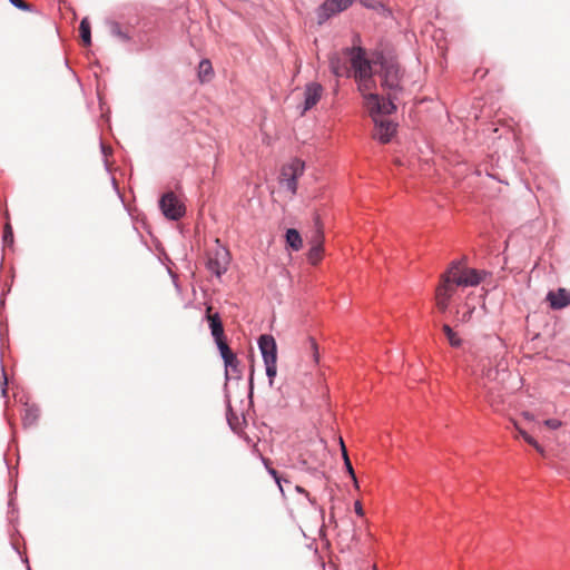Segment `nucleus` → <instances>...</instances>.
I'll list each match as a JSON object with an SVG mask.
<instances>
[{
	"label": "nucleus",
	"instance_id": "35",
	"mask_svg": "<svg viewBox=\"0 0 570 570\" xmlns=\"http://www.w3.org/2000/svg\"><path fill=\"white\" fill-rule=\"evenodd\" d=\"M308 344H309V348H311V351L313 353L314 362H318V351H317L316 342L314 341V338H309L308 340Z\"/></svg>",
	"mask_w": 570,
	"mask_h": 570
},
{
	"label": "nucleus",
	"instance_id": "24",
	"mask_svg": "<svg viewBox=\"0 0 570 570\" xmlns=\"http://www.w3.org/2000/svg\"><path fill=\"white\" fill-rule=\"evenodd\" d=\"M79 30H80V37H81V40L83 41V43L86 46H90V43H91V31H90V23H89L87 18H83L80 21Z\"/></svg>",
	"mask_w": 570,
	"mask_h": 570
},
{
	"label": "nucleus",
	"instance_id": "14",
	"mask_svg": "<svg viewBox=\"0 0 570 570\" xmlns=\"http://www.w3.org/2000/svg\"><path fill=\"white\" fill-rule=\"evenodd\" d=\"M330 70L336 77L348 76L345 60L338 53H332L328 58Z\"/></svg>",
	"mask_w": 570,
	"mask_h": 570
},
{
	"label": "nucleus",
	"instance_id": "16",
	"mask_svg": "<svg viewBox=\"0 0 570 570\" xmlns=\"http://www.w3.org/2000/svg\"><path fill=\"white\" fill-rule=\"evenodd\" d=\"M217 348L219 351V354L224 361L225 365H230V362L236 361V355L233 353V351L227 345L225 338H222L219 341H215Z\"/></svg>",
	"mask_w": 570,
	"mask_h": 570
},
{
	"label": "nucleus",
	"instance_id": "2",
	"mask_svg": "<svg viewBox=\"0 0 570 570\" xmlns=\"http://www.w3.org/2000/svg\"><path fill=\"white\" fill-rule=\"evenodd\" d=\"M483 345L487 348V355L472 353L473 360L482 371V375L489 381H495L500 372L507 370V364L503 360L504 345L498 336H487L483 340Z\"/></svg>",
	"mask_w": 570,
	"mask_h": 570
},
{
	"label": "nucleus",
	"instance_id": "5",
	"mask_svg": "<svg viewBox=\"0 0 570 570\" xmlns=\"http://www.w3.org/2000/svg\"><path fill=\"white\" fill-rule=\"evenodd\" d=\"M399 94L387 91V99H381L377 94L370 92L365 96V105L371 116L377 117L382 115H391L396 110L394 100L397 99Z\"/></svg>",
	"mask_w": 570,
	"mask_h": 570
},
{
	"label": "nucleus",
	"instance_id": "37",
	"mask_svg": "<svg viewBox=\"0 0 570 570\" xmlns=\"http://www.w3.org/2000/svg\"><path fill=\"white\" fill-rule=\"evenodd\" d=\"M1 371H2V379H3V386H2V390H1V394L2 396H7V384H8V379H7V375H6V372H4V368L1 367Z\"/></svg>",
	"mask_w": 570,
	"mask_h": 570
},
{
	"label": "nucleus",
	"instance_id": "41",
	"mask_svg": "<svg viewBox=\"0 0 570 570\" xmlns=\"http://www.w3.org/2000/svg\"><path fill=\"white\" fill-rule=\"evenodd\" d=\"M523 416H524L527 420H529V421L533 420V415H532L531 413H529V412H524V413H523Z\"/></svg>",
	"mask_w": 570,
	"mask_h": 570
},
{
	"label": "nucleus",
	"instance_id": "8",
	"mask_svg": "<svg viewBox=\"0 0 570 570\" xmlns=\"http://www.w3.org/2000/svg\"><path fill=\"white\" fill-rule=\"evenodd\" d=\"M258 348L261 351L264 363L277 362V346L275 338L269 334H263L258 338Z\"/></svg>",
	"mask_w": 570,
	"mask_h": 570
},
{
	"label": "nucleus",
	"instance_id": "19",
	"mask_svg": "<svg viewBox=\"0 0 570 570\" xmlns=\"http://www.w3.org/2000/svg\"><path fill=\"white\" fill-rule=\"evenodd\" d=\"M279 184L293 195L297 191V181L294 179L293 174L286 173L284 168H282Z\"/></svg>",
	"mask_w": 570,
	"mask_h": 570
},
{
	"label": "nucleus",
	"instance_id": "13",
	"mask_svg": "<svg viewBox=\"0 0 570 570\" xmlns=\"http://www.w3.org/2000/svg\"><path fill=\"white\" fill-rule=\"evenodd\" d=\"M210 307L207 308V320L210 328L212 336L215 341H219L224 337V327L218 313L210 314Z\"/></svg>",
	"mask_w": 570,
	"mask_h": 570
},
{
	"label": "nucleus",
	"instance_id": "6",
	"mask_svg": "<svg viewBox=\"0 0 570 570\" xmlns=\"http://www.w3.org/2000/svg\"><path fill=\"white\" fill-rule=\"evenodd\" d=\"M343 52L350 58L354 77H364L373 73L371 61L366 58L365 50L362 47H348Z\"/></svg>",
	"mask_w": 570,
	"mask_h": 570
},
{
	"label": "nucleus",
	"instance_id": "11",
	"mask_svg": "<svg viewBox=\"0 0 570 570\" xmlns=\"http://www.w3.org/2000/svg\"><path fill=\"white\" fill-rule=\"evenodd\" d=\"M373 120L375 122L374 137L382 144L389 142L396 130L394 122L377 117H374Z\"/></svg>",
	"mask_w": 570,
	"mask_h": 570
},
{
	"label": "nucleus",
	"instance_id": "40",
	"mask_svg": "<svg viewBox=\"0 0 570 570\" xmlns=\"http://www.w3.org/2000/svg\"><path fill=\"white\" fill-rule=\"evenodd\" d=\"M100 149H101V153L105 157H107L108 155V148L102 144L100 142Z\"/></svg>",
	"mask_w": 570,
	"mask_h": 570
},
{
	"label": "nucleus",
	"instance_id": "31",
	"mask_svg": "<svg viewBox=\"0 0 570 570\" xmlns=\"http://www.w3.org/2000/svg\"><path fill=\"white\" fill-rule=\"evenodd\" d=\"M474 312V307L465 305V311H458V320L461 323H466L471 320L472 313Z\"/></svg>",
	"mask_w": 570,
	"mask_h": 570
},
{
	"label": "nucleus",
	"instance_id": "20",
	"mask_svg": "<svg viewBox=\"0 0 570 570\" xmlns=\"http://www.w3.org/2000/svg\"><path fill=\"white\" fill-rule=\"evenodd\" d=\"M336 13L337 12H335V10L332 8L330 2L326 0L316 10V17H317L318 24L324 23L325 21H327L331 17H333Z\"/></svg>",
	"mask_w": 570,
	"mask_h": 570
},
{
	"label": "nucleus",
	"instance_id": "3",
	"mask_svg": "<svg viewBox=\"0 0 570 570\" xmlns=\"http://www.w3.org/2000/svg\"><path fill=\"white\" fill-rule=\"evenodd\" d=\"M381 70L380 77L382 80V87L394 94L402 92L403 88L401 86L402 71L396 61L393 59L382 58L380 61Z\"/></svg>",
	"mask_w": 570,
	"mask_h": 570
},
{
	"label": "nucleus",
	"instance_id": "12",
	"mask_svg": "<svg viewBox=\"0 0 570 570\" xmlns=\"http://www.w3.org/2000/svg\"><path fill=\"white\" fill-rule=\"evenodd\" d=\"M547 299L551 308L561 309L570 305V292L566 288H558L556 292H549Z\"/></svg>",
	"mask_w": 570,
	"mask_h": 570
},
{
	"label": "nucleus",
	"instance_id": "9",
	"mask_svg": "<svg viewBox=\"0 0 570 570\" xmlns=\"http://www.w3.org/2000/svg\"><path fill=\"white\" fill-rule=\"evenodd\" d=\"M323 94V87L317 82H309L305 86L304 90V104L301 115L312 109L321 99Z\"/></svg>",
	"mask_w": 570,
	"mask_h": 570
},
{
	"label": "nucleus",
	"instance_id": "7",
	"mask_svg": "<svg viewBox=\"0 0 570 570\" xmlns=\"http://www.w3.org/2000/svg\"><path fill=\"white\" fill-rule=\"evenodd\" d=\"M163 215L170 220H179L186 213L183 202L173 191L165 193L159 199Z\"/></svg>",
	"mask_w": 570,
	"mask_h": 570
},
{
	"label": "nucleus",
	"instance_id": "38",
	"mask_svg": "<svg viewBox=\"0 0 570 570\" xmlns=\"http://www.w3.org/2000/svg\"><path fill=\"white\" fill-rule=\"evenodd\" d=\"M354 510H355V513H356L357 515H360V517H362V515L364 514L363 507H362V504H361V502H360V501H356V502L354 503Z\"/></svg>",
	"mask_w": 570,
	"mask_h": 570
},
{
	"label": "nucleus",
	"instance_id": "10",
	"mask_svg": "<svg viewBox=\"0 0 570 570\" xmlns=\"http://www.w3.org/2000/svg\"><path fill=\"white\" fill-rule=\"evenodd\" d=\"M316 230L311 239V248L307 253V258L309 263L317 264L322 257L323 253V234L320 227L318 217H316Z\"/></svg>",
	"mask_w": 570,
	"mask_h": 570
},
{
	"label": "nucleus",
	"instance_id": "39",
	"mask_svg": "<svg viewBox=\"0 0 570 570\" xmlns=\"http://www.w3.org/2000/svg\"><path fill=\"white\" fill-rule=\"evenodd\" d=\"M296 490H297V492L304 493L308 498V500L312 504L314 503L313 500L308 497V493L303 488L296 487Z\"/></svg>",
	"mask_w": 570,
	"mask_h": 570
},
{
	"label": "nucleus",
	"instance_id": "26",
	"mask_svg": "<svg viewBox=\"0 0 570 570\" xmlns=\"http://www.w3.org/2000/svg\"><path fill=\"white\" fill-rule=\"evenodd\" d=\"M239 361L236 358L235 362H230V365H225V375L226 379H239L240 377V371L238 370Z\"/></svg>",
	"mask_w": 570,
	"mask_h": 570
},
{
	"label": "nucleus",
	"instance_id": "30",
	"mask_svg": "<svg viewBox=\"0 0 570 570\" xmlns=\"http://www.w3.org/2000/svg\"><path fill=\"white\" fill-rule=\"evenodd\" d=\"M518 430H519L520 435L523 438V440L528 444L532 445L538 452H540V453L543 452L542 446L531 435H529L524 430H521L519 428H518Z\"/></svg>",
	"mask_w": 570,
	"mask_h": 570
},
{
	"label": "nucleus",
	"instance_id": "25",
	"mask_svg": "<svg viewBox=\"0 0 570 570\" xmlns=\"http://www.w3.org/2000/svg\"><path fill=\"white\" fill-rule=\"evenodd\" d=\"M442 330L450 343L453 347H459L462 344V340L456 335V333L452 330V327L448 324L442 326Z\"/></svg>",
	"mask_w": 570,
	"mask_h": 570
},
{
	"label": "nucleus",
	"instance_id": "33",
	"mask_svg": "<svg viewBox=\"0 0 570 570\" xmlns=\"http://www.w3.org/2000/svg\"><path fill=\"white\" fill-rule=\"evenodd\" d=\"M3 245L4 246H12L13 244V233L10 224H7L3 230Z\"/></svg>",
	"mask_w": 570,
	"mask_h": 570
},
{
	"label": "nucleus",
	"instance_id": "23",
	"mask_svg": "<svg viewBox=\"0 0 570 570\" xmlns=\"http://www.w3.org/2000/svg\"><path fill=\"white\" fill-rule=\"evenodd\" d=\"M283 168L286 170V173L291 174V171H293L292 174L294 176V179L297 180L304 174L305 164L303 160L295 158L291 163L285 165Z\"/></svg>",
	"mask_w": 570,
	"mask_h": 570
},
{
	"label": "nucleus",
	"instance_id": "34",
	"mask_svg": "<svg viewBox=\"0 0 570 570\" xmlns=\"http://www.w3.org/2000/svg\"><path fill=\"white\" fill-rule=\"evenodd\" d=\"M544 425L551 430H557L562 425V423L560 420L557 419H547L544 421Z\"/></svg>",
	"mask_w": 570,
	"mask_h": 570
},
{
	"label": "nucleus",
	"instance_id": "27",
	"mask_svg": "<svg viewBox=\"0 0 570 570\" xmlns=\"http://www.w3.org/2000/svg\"><path fill=\"white\" fill-rule=\"evenodd\" d=\"M335 12H342L352 6L354 0H327Z\"/></svg>",
	"mask_w": 570,
	"mask_h": 570
},
{
	"label": "nucleus",
	"instance_id": "4",
	"mask_svg": "<svg viewBox=\"0 0 570 570\" xmlns=\"http://www.w3.org/2000/svg\"><path fill=\"white\" fill-rule=\"evenodd\" d=\"M230 262V255L226 247H224L219 239L215 240V246L207 252V269L220 277L228 269V265Z\"/></svg>",
	"mask_w": 570,
	"mask_h": 570
},
{
	"label": "nucleus",
	"instance_id": "21",
	"mask_svg": "<svg viewBox=\"0 0 570 570\" xmlns=\"http://www.w3.org/2000/svg\"><path fill=\"white\" fill-rule=\"evenodd\" d=\"M39 419V409L36 405L27 406L22 416V424L24 428L32 426Z\"/></svg>",
	"mask_w": 570,
	"mask_h": 570
},
{
	"label": "nucleus",
	"instance_id": "1",
	"mask_svg": "<svg viewBox=\"0 0 570 570\" xmlns=\"http://www.w3.org/2000/svg\"><path fill=\"white\" fill-rule=\"evenodd\" d=\"M485 275L484 272L475 268H464L461 262H452L442 276V283L435 293L436 305L440 311L445 312L456 286H478Z\"/></svg>",
	"mask_w": 570,
	"mask_h": 570
},
{
	"label": "nucleus",
	"instance_id": "28",
	"mask_svg": "<svg viewBox=\"0 0 570 570\" xmlns=\"http://www.w3.org/2000/svg\"><path fill=\"white\" fill-rule=\"evenodd\" d=\"M341 446H342V454H343V459H344V465L346 468V471L348 472V474L351 475V478L356 482V476H355V472L353 470V466H352V463L350 461V458L347 455V451H346V448L343 443V441L341 440Z\"/></svg>",
	"mask_w": 570,
	"mask_h": 570
},
{
	"label": "nucleus",
	"instance_id": "36",
	"mask_svg": "<svg viewBox=\"0 0 570 570\" xmlns=\"http://www.w3.org/2000/svg\"><path fill=\"white\" fill-rule=\"evenodd\" d=\"M267 471L274 478V480L277 483L281 492H283V488H282V483H281L282 479L278 475L277 471L275 469H273V468H267Z\"/></svg>",
	"mask_w": 570,
	"mask_h": 570
},
{
	"label": "nucleus",
	"instance_id": "29",
	"mask_svg": "<svg viewBox=\"0 0 570 570\" xmlns=\"http://www.w3.org/2000/svg\"><path fill=\"white\" fill-rule=\"evenodd\" d=\"M264 364H265L266 375L269 381V385L272 386L273 382H274V377L276 376V373H277L276 362H265Z\"/></svg>",
	"mask_w": 570,
	"mask_h": 570
},
{
	"label": "nucleus",
	"instance_id": "17",
	"mask_svg": "<svg viewBox=\"0 0 570 570\" xmlns=\"http://www.w3.org/2000/svg\"><path fill=\"white\" fill-rule=\"evenodd\" d=\"M214 75L212 62L208 59L200 60L198 65V79L200 82H207Z\"/></svg>",
	"mask_w": 570,
	"mask_h": 570
},
{
	"label": "nucleus",
	"instance_id": "22",
	"mask_svg": "<svg viewBox=\"0 0 570 570\" xmlns=\"http://www.w3.org/2000/svg\"><path fill=\"white\" fill-rule=\"evenodd\" d=\"M109 33L121 42H128L130 36L121 29V26L117 21H108Z\"/></svg>",
	"mask_w": 570,
	"mask_h": 570
},
{
	"label": "nucleus",
	"instance_id": "32",
	"mask_svg": "<svg viewBox=\"0 0 570 570\" xmlns=\"http://www.w3.org/2000/svg\"><path fill=\"white\" fill-rule=\"evenodd\" d=\"M14 8L21 10V11H27V12H32L33 11V7L27 2H24L23 0H8Z\"/></svg>",
	"mask_w": 570,
	"mask_h": 570
},
{
	"label": "nucleus",
	"instance_id": "15",
	"mask_svg": "<svg viewBox=\"0 0 570 570\" xmlns=\"http://www.w3.org/2000/svg\"><path fill=\"white\" fill-rule=\"evenodd\" d=\"M286 244L293 250L297 252L303 246L301 234L295 228H288L285 234Z\"/></svg>",
	"mask_w": 570,
	"mask_h": 570
},
{
	"label": "nucleus",
	"instance_id": "18",
	"mask_svg": "<svg viewBox=\"0 0 570 570\" xmlns=\"http://www.w3.org/2000/svg\"><path fill=\"white\" fill-rule=\"evenodd\" d=\"M355 80H356V82L358 85V90L361 91V94L363 95L364 98L375 87V81L373 79V73L372 75H366L364 77H355Z\"/></svg>",
	"mask_w": 570,
	"mask_h": 570
}]
</instances>
